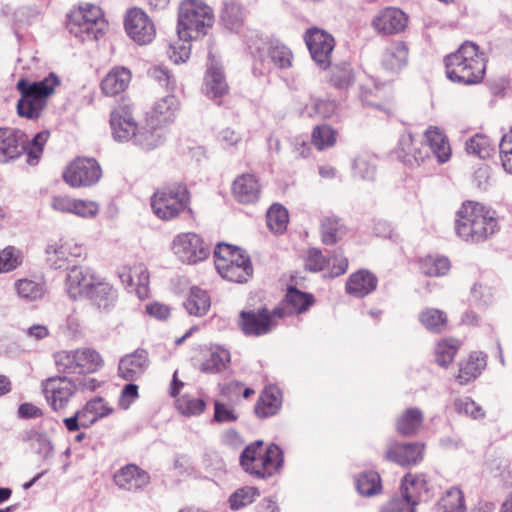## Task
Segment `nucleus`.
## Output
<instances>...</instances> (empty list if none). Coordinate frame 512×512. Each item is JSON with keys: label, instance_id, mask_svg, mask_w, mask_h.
Here are the masks:
<instances>
[{"label": "nucleus", "instance_id": "nucleus-1", "mask_svg": "<svg viewBox=\"0 0 512 512\" xmlns=\"http://www.w3.org/2000/svg\"><path fill=\"white\" fill-rule=\"evenodd\" d=\"M495 215L494 210L481 203L465 201L457 211L456 233L466 242H483L499 230Z\"/></svg>", "mask_w": 512, "mask_h": 512}, {"label": "nucleus", "instance_id": "nucleus-2", "mask_svg": "<svg viewBox=\"0 0 512 512\" xmlns=\"http://www.w3.org/2000/svg\"><path fill=\"white\" fill-rule=\"evenodd\" d=\"M264 447V441L257 439L244 447L239 456L241 469L255 479L266 480L279 473L284 466V451L272 442Z\"/></svg>", "mask_w": 512, "mask_h": 512}, {"label": "nucleus", "instance_id": "nucleus-3", "mask_svg": "<svg viewBox=\"0 0 512 512\" xmlns=\"http://www.w3.org/2000/svg\"><path fill=\"white\" fill-rule=\"evenodd\" d=\"M60 83V77L55 72H50L39 81L20 78L16 83V89L20 93L16 105L17 114L28 120L38 119L47 106L49 97L54 94Z\"/></svg>", "mask_w": 512, "mask_h": 512}, {"label": "nucleus", "instance_id": "nucleus-4", "mask_svg": "<svg viewBox=\"0 0 512 512\" xmlns=\"http://www.w3.org/2000/svg\"><path fill=\"white\" fill-rule=\"evenodd\" d=\"M191 192L184 182H175L157 189L151 196V208L154 214L163 221L177 218L187 213L194 218L191 208Z\"/></svg>", "mask_w": 512, "mask_h": 512}, {"label": "nucleus", "instance_id": "nucleus-5", "mask_svg": "<svg viewBox=\"0 0 512 512\" xmlns=\"http://www.w3.org/2000/svg\"><path fill=\"white\" fill-rule=\"evenodd\" d=\"M214 23V13L201 0H184L178 9L177 34L181 41L203 37Z\"/></svg>", "mask_w": 512, "mask_h": 512}, {"label": "nucleus", "instance_id": "nucleus-6", "mask_svg": "<svg viewBox=\"0 0 512 512\" xmlns=\"http://www.w3.org/2000/svg\"><path fill=\"white\" fill-rule=\"evenodd\" d=\"M64 181L73 188L91 187L102 177V168L93 157H76L63 171Z\"/></svg>", "mask_w": 512, "mask_h": 512}, {"label": "nucleus", "instance_id": "nucleus-7", "mask_svg": "<svg viewBox=\"0 0 512 512\" xmlns=\"http://www.w3.org/2000/svg\"><path fill=\"white\" fill-rule=\"evenodd\" d=\"M171 249L182 263L189 265L204 261L210 255V245L195 232L176 235L172 241Z\"/></svg>", "mask_w": 512, "mask_h": 512}, {"label": "nucleus", "instance_id": "nucleus-8", "mask_svg": "<svg viewBox=\"0 0 512 512\" xmlns=\"http://www.w3.org/2000/svg\"><path fill=\"white\" fill-rule=\"evenodd\" d=\"M113 412V408L104 404V398L96 396L72 416L63 419L65 428L69 432L79 431L81 428L87 429L94 425L98 420L107 417Z\"/></svg>", "mask_w": 512, "mask_h": 512}, {"label": "nucleus", "instance_id": "nucleus-9", "mask_svg": "<svg viewBox=\"0 0 512 512\" xmlns=\"http://www.w3.org/2000/svg\"><path fill=\"white\" fill-rule=\"evenodd\" d=\"M304 41L312 60L323 70L331 67V54L335 47L334 37L327 31L311 27L304 34Z\"/></svg>", "mask_w": 512, "mask_h": 512}, {"label": "nucleus", "instance_id": "nucleus-10", "mask_svg": "<svg viewBox=\"0 0 512 512\" xmlns=\"http://www.w3.org/2000/svg\"><path fill=\"white\" fill-rule=\"evenodd\" d=\"M43 391L53 410L63 409L77 391L74 378L66 375H55L42 382Z\"/></svg>", "mask_w": 512, "mask_h": 512}, {"label": "nucleus", "instance_id": "nucleus-11", "mask_svg": "<svg viewBox=\"0 0 512 512\" xmlns=\"http://www.w3.org/2000/svg\"><path fill=\"white\" fill-rule=\"evenodd\" d=\"M127 35L139 45L150 43L155 37L154 24L141 8H130L124 17Z\"/></svg>", "mask_w": 512, "mask_h": 512}, {"label": "nucleus", "instance_id": "nucleus-12", "mask_svg": "<svg viewBox=\"0 0 512 512\" xmlns=\"http://www.w3.org/2000/svg\"><path fill=\"white\" fill-rule=\"evenodd\" d=\"M237 325L246 337H261L273 331L266 305L257 309L241 310Z\"/></svg>", "mask_w": 512, "mask_h": 512}, {"label": "nucleus", "instance_id": "nucleus-13", "mask_svg": "<svg viewBox=\"0 0 512 512\" xmlns=\"http://www.w3.org/2000/svg\"><path fill=\"white\" fill-rule=\"evenodd\" d=\"M450 54L444 57V66L446 77L453 83L462 85H475L482 82L484 79V67L480 63L476 62L473 66L466 61H455L451 60Z\"/></svg>", "mask_w": 512, "mask_h": 512}, {"label": "nucleus", "instance_id": "nucleus-14", "mask_svg": "<svg viewBox=\"0 0 512 512\" xmlns=\"http://www.w3.org/2000/svg\"><path fill=\"white\" fill-rule=\"evenodd\" d=\"M150 366L149 353L145 348H137L119 360L118 376L125 381L140 379Z\"/></svg>", "mask_w": 512, "mask_h": 512}, {"label": "nucleus", "instance_id": "nucleus-15", "mask_svg": "<svg viewBox=\"0 0 512 512\" xmlns=\"http://www.w3.org/2000/svg\"><path fill=\"white\" fill-rule=\"evenodd\" d=\"M101 313H110L118 302V290L109 282L96 280L84 296Z\"/></svg>", "mask_w": 512, "mask_h": 512}, {"label": "nucleus", "instance_id": "nucleus-16", "mask_svg": "<svg viewBox=\"0 0 512 512\" xmlns=\"http://www.w3.org/2000/svg\"><path fill=\"white\" fill-rule=\"evenodd\" d=\"M424 444L420 442L392 443L386 453L385 460L402 467L416 465L423 460Z\"/></svg>", "mask_w": 512, "mask_h": 512}, {"label": "nucleus", "instance_id": "nucleus-17", "mask_svg": "<svg viewBox=\"0 0 512 512\" xmlns=\"http://www.w3.org/2000/svg\"><path fill=\"white\" fill-rule=\"evenodd\" d=\"M109 123L115 141H131L132 133L135 132L137 127V122L133 118L130 105L123 104L113 109L110 113Z\"/></svg>", "mask_w": 512, "mask_h": 512}, {"label": "nucleus", "instance_id": "nucleus-18", "mask_svg": "<svg viewBox=\"0 0 512 512\" xmlns=\"http://www.w3.org/2000/svg\"><path fill=\"white\" fill-rule=\"evenodd\" d=\"M25 132L18 128L0 127V164L16 161L23 155L21 143Z\"/></svg>", "mask_w": 512, "mask_h": 512}, {"label": "nucleus", "instance_id": "nucleus-19", "mask_svg": "<svg viewBox=\"0 0 512 512\" xmlns=\"http://www.w3.org/2000/svg\"><path fill=\"white\" fill-rule=\"evenodd\" d=\"M113 480L120 489L137 492L150 483V475L136 464H127L115 472Z\"/></svg>", "mask_w": 512, "mask_h": 512}, {"label": "nucleus", "instance_id": "nucleus-20", "mask_svg": "<svg viewBox=\"0 0 512 512\" xmlns=\"http://www.w3.org/2000/svg\"><path fill=\"white\" fill-rule=\"evenodd\" d=\"M282 402L281 389L275 384L266 385L255 403L254 413L259 419L273 417L280 412Z\"/></svg>", "mask_w": 512, "mask_h": 512}, {"label": "nucleus", "instance_id": "nucleus-21", "mask_svg": "<svg viewBox=\"0 0 512 512\" xmlns=\"http://www.w3.org/2000/svg\"><path fill=\"white\" fill-rule=\"evenodd\" d=\"M231 190L238 203L247 205L258 201L261 185L254 174L244 173L236 177Z\"/></svg>", "mask_w": 512, "mask_h": 512}, {"label": "nucleus", "instance_id": "nucleus-22", "mask_svg": "<svg viewBox=\"0 0 512 512\" xmlns=\"http://www.w3.org/2000/svg\"><path fill=\"white\" fill-rule=\"evenodd\" d=\"M203 91L216 105H222V98L228 94L229 86L221 67L211 64L205 73Z\"/></svg>", "mask_w": 512, "mask_h": 512}, {"label": "nucleus", "instance_id": "nucleus-23", "mask_svg": "<svg viewBox=\"0 0 512 512\" xmlns=\"http://www.w3.org/2000/svg\"><path fill=\"white\" fill-rule=\"evenodd\" d=\"M408 17L398 8L389 7L374 17L372 25L379 33L390 35L404 31Z\"/></svg>", "mask_w": 512, "mask_h": 512}, {"label": "nucleus", "instance_id": "nucleus-24", "mask_svg": "<svg viewBox=\"0 0 512 512\" xmlns=\"http://www.w3.org/2000/svg\"><path fill=\"white\" fill-rule=\"evenodd\" d=\"M378 285L377 276L368 269H359L349 275L345 292L355 298H364L376 290Z\"/></svg>", "mask_w": 512, "mask_h": 512}, {"label": "nucleus", "instance_id": "nucleus-25", "mask_svg": "<svg viewBox=\"0 0 512 512\" xmlns=\"http://www.w3.org/2000/svg\"><path fill=\"white\" fill-rule=\"evenodd\" d=\"M399 491L402 496L408 497L410 502H415L417 507L423 500L429 497V485L425 474L406 473L400 481Z\"/></svg>", "mask_w": 512, "mask_h": 512}, {"label": "nucleus", "instance_id": "nucleus-26", "mask_svg": "<svg viewBox=\"0 0 512 512\" xmlns=\"http://www.w3.org/2000/svg\"><path fill=\"white\" fill-rule=\"evenodd\" d=\"M408 64V46L404 41L391 43L382 53L381 66L391 75H396Z\"/></svg>", "mask_w": 512, "mask_h": 512}, {"label": "nucleus", "instance_id": "nucleus-27", "mask_svg": "<svg viewBox=\"0 0 512 512\" xmlns=\"http://www.w3.org/2000/svg\"><path fill=\"white\" fill-rule=\"evenodd\" d=\"M97 17H92L90 12H84L79 9L67 14L66 28L75 37H82L83 34H93L95 39L99 38V34H103L102 30L96 28Z\"/></svg>", "mask_w": 512, "mask_h": 512}, {"label": "nucleus", "instance_id": "nucleus-28", "mask_svg": "<svg viewBox=\"0 0 512 512\" xmlns=\"http://www.w3.org/2000/svg\"><path fill=\"white\" fill-rule=\"evenodd\" d=\"M179 108V101L173 94L166 95L158 100L147 114L148 125L163 126L174 120L175 112Z\"/></svg>", "mask_w": 512, "mask_h": 512}, {"label": "nucleus", "instance_id": "nucleus-29", "mask_svg": "<svg viewBox=\"0 0 512 512\" xmlns=\"http://www.w3.org/2000/svg\"><path fill=\"white\" fill-rule=\"evenodd\" d=\"M162 126L152 127L148 125V119L146 118V125L139 126L135 129V132L132 133L131 142L144 151H151L160 146H162L166 137L161 129Z\"/></svg>", "mask_w": 512, "mask_h": 512}, {"label": "nucleus", "instance_id": "nucleus-30", "mask_svg": "<svg viewBox=\"0 0 512 512\" xmlns=\"http://www.w3.org/2000/svg\"><path fill=\"white\" fill-rule=\"evenodd\" d=\"M239 263H234V265H221L218 268L217 273L225 280L233 283L244 284L249 281L253 277L254 268L252 264V260L250 255L240 254Z\"/></svg>", "mask_w": 512, "mask_h": 512}, {"label": "nucleus", "instance_id": "nucleus-31", "mask_svg": "<svg viewBox=\"0 0 512 512\" xmlns=\"http://www.w3.org/2000/svg\"><path fill=\"white\" fill-rule=\"evenodd\" d=\"M487 365V355L484 352H472L469 357L459 363V373L456 380L460 385H466L479 377Z\"/></svg>", "mask_w": 512, "mask_h": 512}, {"label": "nucleus", "instance_id": "nucleus-32", "mask_svg": "<svg viewBox=\"0 0 512 512\" xmlns=\"http://www.w3.org/2000/svg\"><path fill=\"white\" fill-rule=\"evenodd\" d=\"M96 280L94 275L89 276L82 267L72 266L66 276L67 292L70 298L76 300L79 297H84L88 286L93 285Z\"/></svg>", "mask_w": 512, "mask_h": 512}, {"label": "nucleus", "instance_id": "nucleus-33", "mask_svg": "<svg viewBox=\"0 0 512 512\" xmlns=\"http://www.w3.org/2000/svg\"><path fill=\"white\" fill-rule=\"evenodd\" d=\"M260 40L267 47L268 56L279 69H288L292 66V51L287 45L273 36L261 37Z\"/></svg>", "mask_w": 512, "mask_h": 512}, {"label": "nucleus", "instance_id": "nucleus-34", "mask_svg": "<svg viewBox=\"0 0 512 512\" xmlns=\"http://www.w3.org/2000/svg\"><path fill=\"white\" fill-rule=\"evenodd\" d=\"M130 80L131 72L128 68L115 67L104 77L100 87L105 95L115 96L128 87Z\"/></svg>", "mask_w": 512, "mask_h": 512}, {"label": "nucleus", "instance_id": "nucleus-35", "mask_svg": "<svg viewBox=\"0 0 512 512\" xmlns=\"http://www.w3.org/2000/svg\"><path fill=\"white\" fill-rule=\"evenodd\" d=\"M50 137L49 130L37 132L31 139L25 133V140L21 143V150L26 155V163L29 166H37L43 156L45 145Z\"/></svg>", "mask_w": 512, "mask_h": 512}, {"label": "nucleus", "instance_id": "nucleus-36", "mask_svg": "<svg viewBox=\"0 0 512 512\" xmlns=\"http://www.w3.org/2000/svg\"><path fill=\"white\" fill-rule=\"evenodd\" d=\"M429 149L439 163L447 162L451 157V148L446 135L436 126H429L424 133Z\"/></svg>", "mask_w": 512, "mask_h": 512}, {"label": "nucleus", "instance_id": "nucleus-37", "mask_svg": "<svg viewBox=\"0 0 512 512\" xmlns=\"http://www.w3.org/2000/svg\"><path fill=\"white\" fill-rule=\"evenodd\" d=\"M183 307L189 315L202 317L207 314L211 307V298L209 293L198 287L192 286Z\"/></svg>", "mask_w": 512, "mask_h": 512}, {"label": "nucleus", "instance_id": "nucleus-38", "mask_svg": "<svg viewBox=\"0 0 512 512\" xmlns=\"http://www.w3.org/2000/svg\"><path fill=\"white\" fill-rule=\"evenodd\" d=\"M354 484L357 492L363 497H374L382 490V479L375 470H365L354 477Z\"/></svg>", "mask_w": 512, "mask_h": 512}, {"label": "nucleus", "instance_id": "nucleus-39", "mask_svg": "<svg viewBox=\"0 0 512 512\" xmlns=\"http://www.w3.org/2000/svg\"><path fill=\"white\" fill-rule=\"evenodd\" d=\"M295 314L307 312L315 303V296L310 292L298 289L294 285H288L283 300Z\"/></svg>", "mask_w": 512, "mask_h": 512}, {"label": "nucleus", "instance_id": "nucleus-40", "mask_svg": "<svg viewBox=\"0 0 512 512\" xmlns=\"http://www.w3.org/2000/svg\"><path fill=\"white\" fill-rule=\"evenodd\" d=\"M220 23L230 32L239 33L244 24L243 7L235 2H224L221 13Z\"/></svg>", "mask_w": 512, "mask_h": 512}, {"label": "nucleus", "instance_id": "nucleus-41", "mask_svg": "<svg viewBox=\"0 0 512 512\" xmlns=\"http://www.w3.org/2000/svg\"><path fill=\"white\" fill-rule=\"evenodd\" d=\"M231 361L230 352L217 345L211 349L208 356L200 365V371L205 374H217L227 368Z\"/></svg>", "mask_w": 512, "mask_h": 512}, {"label": "nucleus", "instance_id": "nucleus-42", "mask_svg": "<svg viewBox=\"0 0 512 512\" xmlns=\"http://www.w3.org/2000/svg\"><path fill=\"white\" fill-rule=\"evenodd\" d=\"M243 254L249 255L248 252L240 246L230 244L227 242H218L213 251V258L215 269L218 270L221 265H234V263L240 262L238 255Z\"/></svg>", "mask_w": 512, "mask_h": 512}, {"label": "nucleus", "instance_id": "nucleus-43", "mask_svg": "<svg viewBox=\"0 0 512 512\" xmlns=\"http://www.w3.org/2000/svg\"><path fill=\"white\" fill-rule=\"evenodd\" d=\"M422 422V411L418 408H408L396 421V431L404 437L414 436Z\"/></svg>", "mask_w": 512, "mask_h": 512}, {"label": "nucleus", "instance_id": "nucleus-44", "mask_svg": "<svg viewBox=\"0 0 512 512\" xmlns=\"http://www.w3.org/2000/svg\"><path fill=\"white\" fill-rule=\"evenodd\" d=\"M17 295L26 301L33 302L40 300L47 292L44 281H35L28 278L18 279L15 284Z\"/></svg>", "mask_w": 512, "mask_h": 512}, {"label": "nucleus", "instance_id": "nucleus-45", "mask_svg": "<svg viewBox=\"0 0 512 512\" xmlns=\"http://www.w3.org/2000/svg\"><path fill=\"white\" fill-rule=\"evenodd\" d=\"M355 82L354 69L351 63L343 61L331 69L329 83L338 90H347Z\"/></svg>", "mask_w": 512, "mask_h": 512}, {"label": "nucleus", "instance_id": "nucleus-46", "mask_svg": "<svg viewBox=\"0 0 512 512\" xmlns=\"http://www.w3.org/2000/svg\"><path fill=\"white\" fill-rule=\"evenodd\" d=\"M451 60L455 61H466L473 66L476 64V62L480 63V67H484V73H486V59L484 56V53L479 52V46L472 42V41H465L460 45V47L450 53Z\"/></svg>", "mask_w": 512, "mask_h": 512}, {"label": "nucleus", "instance_id": "nucleus-47", "mask_svg": "<svg viewBox=\"0 0 512 512\" xmlns=\"http://www.w3.org/2000/svg\"><path fill=\"white\" fill-rule=\"evenodd\" d=\"M311 104H306L300 111V116H307L309 118L319 117L322 119L330 118L335 110L336 104L329 99H320L311 96Z\"/></svg>", "mask_w": 512, "mask_h": 512}, {"label": "nucleus", "instance_id": "nucleus-48", "mask_svg": "<svg viewBox=\"0 0 512 512\" xmlns=\"http://www.w3.org/2000/svg\"><path fill=\"white\" fill-rule=\"evenodd\" d=\"M266 222L275 234L284 233L289 222L288 210L280 203H273L266 213Z\"/></svg>", "mask_w": 512, "mask_h": 512}, {"label": "nucleus", "instance_id": "nucleus-49", "mask_svg": "<svg viewBox=\"0 0 512 512\" xmlns=\"http://www.w3.org/2000/svg\"><path fill=\"white\" fill-rule=\"evenodd\" d=\"M104 365L102 356L91 348L78 349V374H90L97 372Z\"/></svg>", "mask_w": 512, "mask_h": 512}, {"label": "nucleus", "instance_id": "nucleus-50", "mask_svg": "<svg viewBox=\"0 0 512 512\" xmlns=\"http://www.w3.org/2000/svg\"><path fill=\"white\" fill-rule=\"evenodd\" d=\"M451 267L450 260L446 256L428 255L420 260L421 272L430 277L445 275Z\"/></svg>", "mask_w": 512, "mask_h": 512}, {"label": "nucleus", "instance_id": "nucleus-51", "mask_svg": "<svg viewBox=\"0 0 512 512\" xmlns=\"http://www.w3.org/2000/svg\"><path fill=\"white\" fill-rule=\"evenodd\" d=\"M465 149L469 154L476 155L481 159L489 158L495 152L491 139L481 133L467 139Z\"/></svg>", "mask_w": 512, "mask_h": 512}, {"label": "nucleus", "instance_id": "nucleus-52", "mask_svg": "<svg viewBox=\"0 0 512 512\" xmlns=\"http://www.w3.org/2000/svg\"><path fill=\"white\" fill-rule=\"evenodd\" d=\"M459 348L460 343L456 339L449 338L439 341L435 348V362L439 366L447 368L454 360Z\"/></svg>", "mask_w": 512, "mask_h": 512}, {"label": "nucleus", "instance_id": "nucleus-53", "mask_svg": "<svg viewBox=\"0 0 512 512\" xmlns=\"http://www.w3.org/2000/svg\"><path fill=\"white\" fill-rule=\"evenodd\" d=\"M352 175L363 181H373L376 175L375 160L368 155L357 156L352 163Z\"/></svg>", "mask_w": 512, "mask_h": 512}, {"label": "nucleus", "instance_id": "nucleus-54", "mask_svg": "<svg viewBox=\"0 0 512 512\" xmlns=\"http://www.w3.org/2000/svg\"><path fill=\"white\" fill-rule=\"evenodd\" d=\"M419 320L427 330L433 333L443 332L447 325L446 313L439 309L431 308L421 312Z\"/></svg>", "mask_w": 512, "mask_h": 512}, {"label": "nucleus", "instance_id": "nucleus-55", "mask_svg": "<svg viewBox=\"0 0 512 512\" xmlns=\"http://www.w3.org/2000/svg\"><path fill=\"white\" fill-rule=\"evenodd\" d=\"M443 512H465L464 494L461 489L452 487L446 491L445 495L438 503Z\"/></svg>", "mask_w": 512, "mask_h": 512}, {"label": "nucleus", "instance_id": "nucleus-56", "mask_svg": "<svg viewBox=\"0 0 512 512\" xmlns=\"http://www.w3.org/2000/svg\"><path fill=\"white\" fill-rule=\"evenodd\" d=\"M260 495V491L254 486H244L235 490L228 499L229 507L236 511L251 504L256 497Z\"/></svg>", "mask_w": 512, "mask_h": 512}, {"label": "nucleus", "instance_id": "nucleus-57", "mask_svg": "<svg viewBox=\"0 0 512 512\" xmlns=\"http://www.w3.org/2000/svg\"><path fill=\"white\" fill-rule=\"evenodd\" d=\"M54 360L59 372L58 375L78 374V350L56 352L54 353Z\"/></svg>", "mask_w": 512, "mask_h": 512}, {"label": "nucleus", "instance_id": "nucleus-58", "mask_svg": "<svg viewBox=\"0 0 512 512\" xmlns=\"http://www.w3.org/2000/svg\"><path fill=\"white\" fill-rule=\"evenodd\" d=\"M178 411L184 416H199L206 409V402L202 398H193L185 394L176 400Z\"/></svg>", "mask_w": 512, "mask_h": 512}, {"label": "nucleus", "instance_id": "nucleus-59", "mask_svg": "<svg viewBox=\"0 0 512 512\" xmlns=\"http://www.w3.org/2000/svg\"><path fill=\"white\" fill-rule=\"evenodd\" d=\"M312 142L318 150L329 148L336 142V132L329 125H318L312 132Z\"/></svg>", "mask_w": 512, "mask_h": 512}, {"label": "nucleus", "instance_id": "nucleus-60", "mask_svg": "<svg viewBox=\"0 0 512 512\" xmlns=\"http://www.w3.org/2000/svg\"><path fill=\"white\" fill-rule=\"evenodd\" d=\"M454 408L458 414H464L473 419H482L485 417L483 408L468 396L455 399Z\"/></svg>", "mask_w": 512, "mask_h": 512}, {"label": "nucleus", "instance_id": "nucleus-61", "mask_svg": "<svg viewBox=\"0 0 512 512\" xmlns=\"http://www.w3.org/2000/svg\"><path fill=\"white\" fill-rule=\"evenodd\" d=\"M147 76L161 86H164L168 91H174L176 87V80L170 71L161 65H154L148 68Z\"/></svg>", "mask_w": 512, "mask_h": 512}, {"label": "nucleus", "instance_id": "nucleus-62", "mask_svg": "<svg viewBox=\"0 0 512 512\" xmlns=\"http://www.w3.org/2000/svg\"><path fill=\"white\" fill-rule=\"evenodd\" d=\"M22 263L20 252L13 246H7L0 251V273L10 272Z\"/></svg>", "mask_w": 512, "mask_h": 512}, {"label": "nucleus", "instance_id": "nucleus-63", "mask_svg": "<svg viewBox=\"0 0 512 512\" xmlns=\"http://www.w3.org/2000/svg\"><path fill=\"white\" fill-rule=\"evenodd\" d=\"M329 263V259L322 254L320 249L310 248L305 258L304 268L306 271L317 273L324 270Z\"/></svg>", "mask_w": 512, "mask_h": 512}, {"label": "nucleus", "instance_id": "nucleus-64", "mask_svg": "<svg viewBox=\"0 0 512 512\" xmlns=\"http://www.w3.org/2000/svg\"><path fill=\"white\" fill-rule=\"evenodd\" d=\"M381 512H417L415 502H410L407 495H395L381 507Z\"/></svg>", "mask_w": 512, "mask_h": 512}]
</instances>
